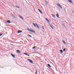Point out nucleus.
<instances>
[{
  "mask_svg": "<svg viewBox=\"0 0 74 74\" xmlns=\"http://www.w3.org/2000/svg\"><path fill=\"white\" fill-rule=\"evenodd\" d=\"M27 30H28V31H29V32H32V33H35V31L33 30L30 29L29 28H28L27 29Z\"/></svg>",
  "mask_w": 74,
  "mask_h": 74,
  "instance_id": "nucleus-1",
  "label": "nucleus"
},
{
  "mask_svg": "<svg viewBox=\"0 0 74 74\" xmlns=\"http://www.w3.org/2000/svg\"><path fill=\"white\" fill-rule=\"evenodd\" d=\"M27 60H28L29 61V62H30V63H32V64L33 63V61H32V60L30 59H27Z\"/></svg>",
  "mask_w": 74,
  "mask_h": 74,
  "instance_id": "nucleus-2",
  "label": "nucleus"
},
{
  "mask_svg": "<svg viewBox=\"0 0 74 74\" xmlns=\"http://www.w3.org/2000/svg\"><path fill=\"white\" fill-rule=\"evenodd\" d=\"M57 5H58V7H60L61 8H62V6H61V5H60V4H57Z\"/></svg>",
  "mask_w": 74,
  "mask_h": 74,
  "instance_id": "nucleus-3",
  "label": "nucleus"
},
{
  "mask_svg": "<svg viewBox=\"0 0 74 74\" xmlns=\"http://www.w3.org/2000/svg\"><path fill=\"white\" fill-rule=\"evenodd\" d=\"M11 55L13 57V58H15V56L14 55H13V54H12V53H11Z\"/></svg>",
  "mask_w": 74,
  "mask_h": 74,
  "instance_id": "nucleus-4",
  "label": "nucleus"
},
{
  "mask_svg": "<svg viewBox=\"0 0 74 74\" xmlns=\"http://www.w3.org/2000/svg\"><path fill=\"white\" fill-rule=\"evenodd\" d=\"M20 17V18H21L22 19V20H24V19H23V18L22 17L21 15H18Z\"/></svg>",
  "mask_w": 74,
  "mask_h": 74,
  "instance_id": "nucleus-5",
  "label": "nucleus"
},
{
  "mask_svg": "<svg viewBox=\"0 0 74 74\" xmlns=\"http://www.w3.org/2000/svg\"><path fill=\"white\" fill-rule=\"evenodd\" d=\"M68 1H69V2H70V3H71V4H73V1H71L70 0H68Z\"/></svg>",
  "mask_w": 74,
  "mask_h": 74,
  "instance_id": "nucleus-6",
  "label": "nucleus"
},
{
  "mask_svg": "<svg viewBox=\"0 0 74 74\" xmlns=\"http://www.w3.org/2000/svg\"><path fill=\"white\" fill-rule=\"evenodd\" d=\"M38 11H39V12H40L41 13V14H42V12L41 11V10H40V9H38Z\"/></svg>",
  "mask_w": 74,
  "mask_h": 74,
  "instance_id": "nucleus-7",
  "label": "nucleus"
},
{
  "mask_svg": "<svg viewBox=\"0 0 74 74\" xmlns=\"http://www.w3.org/2000/svg\"><path fill=\"white\" fill-rule=\"evenodd\" d=\"M56 16L57 17V18H60V17H59V14L58 13L56 14Z\"/></svg>",
  "mask_w": 74,
  "mask_h": 74,
  "instance_id": "nucleus-8",
  "label": "nucleus"
},
{
  "mask_svg": "<svg viewBox=\"0 0 74 74\" xmlns=\"http://www.w3.org/2000/svg\"><path fill=\"white\" fill-rule=\"evenodd\" d=\"M17 53H21V51L18 50H17Z\"/></svg>",
  "mask_w": 74,
  "mask_h": 74,
  "instance_id": "nucleus-9",
  "label": "nucleus"
},
{
  "mask_svg": "<svg viewBox=\"0 0 74 74\" xmlns=\"http://www.w3.org/2000/svg\"><path fill=\"white\" fill-rule=\"evenodd\" d=\"M45 19L47 21V22H48V23H49V19H47V18H45Z\"/></svg>",
  "mask_w": 74,
  "mask_h": 74,
  "instance_id": "nucleus-10",
  "label": "nucleus"
},
{
  "mask_svg": "<svg viewBox=\"0 0 74 74\" xmlns=\"http://www.w3.org/2000/svg\"><path fill=\"white\" fill-rule=\"evenodd\" d=\"M7 23H11V22L10 20H8L7 21Z\"/></svg>",
  "mask_w": 74,
  "mask_h": 74,
  "instance_id": "nucleus-11",
  "label": "nucleus"
},
{
  "mask_svg": "<svg viewBox=\"0 0 74 74\" xmlns=\"http://www.w3.org/2000/svg\"><path fill=\"white\" fill-rule=\"evenodd\" d=\"M22 31H18V33H22Z\"/></svg>",
  "mask_w": 74,
  "mask_h": 74,
  "instance_id": "nucleus-12",
  "label": "nucleus"
},
{
  "mask_svg": "<svg viewBox=\"0 0 74 74\" xmlns=\"http://www.w3.org/2000/svg\"><path fill=\"white\" fill-rule=\"evenodd\" d=\"M36 26L38 29H40L39 26H38V25L37 24H36Z\"/></svg>",
  "mask_w": 74,
  "mask_h": 74,
  "instance_id": "nucleus-13",
  "label": "nucleus"
},
{
  "mask_svg": "<svg viewBox=\"0 0 74 74\" xmlns=\"http://www.w3.org/2000/svg\"><path fill=\"white\" fill-rule=\"evenodd\" d=\"M47 66H48V67H51V65H50V64H47Z\"/></svg>",
  "mask_w": 74,
  "mask_h": 74,
  "instance_id": "nucleus-14",
  "label": "nucleus"
},
{
  "mask_svg": "<svg viewBox=\"0 0 74 74\" xmlns=\"http://www.w3.org/2000/svg\"><path fill=\"white\" fill-rule=\"evenodd\" d=\"M62 41L63 43H64V44H66V42H65V41H64V40H62Z\"/></svg>",
  "mask_w": 74,
  "mask_h": 74,
  "instance_id": "nucleus-15",
  "label": "nucleus"
},
{
  "mask_svg": "<svg viewBox=\"0 0 74 74\" xmlns=\"http://www.w3.org/2000/svg\"><path fill=\"white\" fill-rule=\"evenodd\" d=\"M60 52H61L62 53H63V50H62V49H60Z\"/></svg>",
  "mask_w": 74,
  "mask_h": 74,
  "instance_id": "nucleus-16",
  "label": "nucleus"
},
{
  "mask_svg": "<svg viewBox=\"0 0 74 74\" xmlns=\"http://www.w3.org/2000/svg\"><path fill=\"white\" fill-rule=\"evenodd\" d=\"M49 25H50V27L52 28V29H53V27H52V25H51V24H50Z\"/></svg>",
  "mask_w": 74,
  "mask_h": 74,
  "instance_id": "nucleus-17",
  "label": "nucleus"
},
{
  "mask_svg": "<svg viewBox=\"0 0 74 74\" xmlns=\"http://www.w3.org/2000/svg\"><path fill=\"white\" fill-rule=\"evenodd\" d=\"M32 24L34 25V26H35V27H36V25H35V24H34V23H33Z\"/></svg>",
  "mask_w": 74,
  "mask_h": 74,
  "instance_id": "nucleus-18",
  "label": "nucleus"
},
{
  "mask_svg": "<svg viewBox=\"0 0 74 74\" xmlns=\"http://www.w3.org/2000/svg\"><path fill=\"white\" fill-rule=\"evenodd\" d=\"M51 15H52V16H53V17L54 18H55V16L53 14H52Z\"/></svg>",
  "mask_w": 74,
  "mask_h": 74,
  "instance_id": "nucleus-19",
  "label": "nucleus"
},
{
  "mask_svg": "<svg viewBox=\"0 0 74 74\" xmlns=\"http://www.w3.org/2000/svg\"><path fill=\"white\" fill-rule=\"evenodd\" d=\"M63 51V52H65V51H66V49L65 48L64 49Z\"/></svg>",
  "mask_w": 74,
  "mask_h": 74,
  "instance_id": "nucleus-20",
  "label": "nucleus"
},
{
  "mask_svg": "<svg viewBox=\"0 0 74 74\" xmlns=\"http://www.w3.org/2000/svg\"><path fill=\"white\" fill-rule=\"evenodd\" d=\"M36 74H37V69H36Z\"/></svg>",
  "mask_w": 74,
  "mask_h": 74,
  "instance_id": "nucleus-21",
  "label": "nucleus"
},
{
  "mask_svg": "<svg viewBox=\"0 0 74 74\" xmlns=\"http://www.w3.org/2000/svg\"><path fill=\"white\" fill-rule=\"evenodd\" d=\"M28 36H29L30 37H32V36H31V35L29 34L28 35Z\"/></svg>",
  "mask_w": 74,
  "mask_h": 74,
  "instance_id": "nucleus-22",
  "label": "nucleus"
},
{
  "mask_svg": "<svg viewBox=\"0 0 74 74\" xmlns=\"http://www.w3.org/2000/svg\"><path fill=\"white\" fill-rule=\"evenodd\" d=\"M16 8H19V7L18 6H16Z\"/></svg>",
  "mask_w": 74,
  "mask_h": 74,
  "instance_id": "nucleus-23",
  "label": "nucleus"
},
{
  "mask_svg": "<svg viewBox=\"0 0 74 74\" xmlns=\"http://www.w3.org/2000/svg\"><path fill=\"white\" fill-rule=\"evenodd\" d=\"M45 2L46 3V4H47V3H48V2L46 1H45Z\"/></svg>",
  "mask_w": 74,
  "mask_h": 74,
  "instance_id": "nucleus-24",
  "label": "nucleus"
},
{
  "mask_svg": "<svg viewBox=\"0 0 74 74\" xmlns=\"http://www.w3.org/2000/svg\"><path fill=\"white\" fill-rule=\"evenodd\" d=\"M24 54H25V55H27V53H24Z\"/></svg>",
  "mask_w": 74,
  "mask_h": 74,
  "instance_id": "nucleus-25",
  "label": "nucleus"
},
{
  "mask_svg": "<svg viewBox=\"0 0 74 74\" xmlns=\"http://www.w3.org/2000/svg\"><path fill=\"white\" fill-rule=\"evenodd\" d=\"M42 28L43 30H44V26H42Z\"/></svg>",
  "mask_w": 74,
  "mask_h": 74,
  "instance_id": "nucleus-26",
  "label": "nucleus"
},
{
  "mask_svg": "<svg viewBox=\"0 0 74 74\" xmlns=\"http://www.w3.org/2000/svg\"><path fill=\"white\" fill-rule=\"evenodd\" d=\"M36 48V47H33V49H35V48Z\"/></svg>",
  "mask_w": 74,
  "mask_h": 74,
  "instance_id": "nucleus-27",
  "label": "nucleus"
},
{
  "mask_svg": "<svg viewBox=\"0 0 74 74\" xmlns=\"http://www.w3.org/2000/svg\"><path fill=\"white\" fill-rule=\"evenodd\" d=\"M2 35H3V34H0V36H2Z\"/></svg>",
  "mask_w": 74,
  "mask_h": 74,
  "instance_id": "nucleus-28",
  "label": "nucleus"
},
{
  "mask_svg": "<svg viewBox=\"0 0 74 74\" xmlns=\"http://www.w3.org/2000/svg\"><path fill=\"white\" fill-rule=\"evenodd\" d=\"M62 25L64 27H65V26H64V24H62Z\"/></svg>",
  "mask_w": 74,
  "mask_h": 74,
  "instance_id": "nucleus-29",
  "label": "nucleus"
},
{
  "mask_svg": "<svg viewBox=\"0 0 74 74\" xmlns=\"http://www.w3.org/2000/svg\"><path fill=\"white\" fill-rule=\"evenodd\" d=\"M27 55L28 56H30V55H29V54Z\"/></svg>",
  "mask_w": 74,
  "mask_h": 74,
  "instance_id": "nucleus-30",
  "label": "nucleus"
},
{
  "mask_svg": "<svg viewBox=\"0 0 74 74\" xmlns=\"http://www.w3.org/2000/svg\"><path fill=\"white\" fill-rule=\"evenodd\" d=\"M39 49H40V50H41V49H42L41 48H40Z\"/></svg>",
  "mask_w": 74,
  "mask_h": 74,
  "instance_id": "nucleus-31",
  "label": "nucleus"
},
{
  "mask_svg": "<svg viewBox=\"0 0 74 74\" xmlns=\"http://www.w3.org/2000/svg\"><path fill=\"white\" fill-rule=\"evenodd\" d=\"M52 23L53 24V25L54 24V23Z\"/></svg>",
  "mask_w": 74,
  "mask_h": 74,
  "instance_id": "nucleus-32",
  "label": "nucleus"
}]
</instances>
